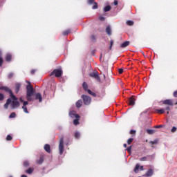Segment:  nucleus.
Returning a JSON list of instances; mask_svg holds the SVG:
<instances>
[{"label":"nucleus","mask_w":177,"mask_h":177,"mask_svg":"<svg viewBox=\"0 0 177 177\" xmlns=\"http://www.w3.org/2000/svg\"><path fill=\"white\" fill-rule=\"evenodd\" d=\"M11 104V109H17V107L20 106V102H19L17 97H16V99L10 97L8 98L6 100V103L4 104V109H8L9 107V104Z\"/></svg>","instance_id":"obj_1"},{"label":"nucleus","mask_w":177,"mask_h":177,"mask_svg":"<svg viewBox=\"0 0 177 177\" xmlns=\"http://www.w3.org/2000/svg\"><path fill=\"white\" fill-rule=\"evenodd\" d=\"M162 104H166L167 106L165 109H156V111L158 113V114H164L165 111H171V107H169V106H174V102H172V100L167 99L162 101Z\"/></svg>","instance_id":"obj_2"},{"label":"nucleus","mask_w":177,"mask_h":177,"mask_svg":"<svg viewBox=\"0 0 177 177\" xmlns=\"http://www.w3.org/2000/svg\"><path fill=\"white\" fill-rule=\"evenodd\" d=\"M34 87L31 84L26 86V99L28 102H32V96L34 95Z\"/></svg>","instance_id":"obj_3"},{"label":"nucleus","mask_w":177,"mask_h":177,"mask_svg":"<svg viewBox=\"0 0 177 177\" xmlns=\"http://www.w3.org/2000/svg\"><path fill=\"white\" fill-rule=\"evenodd\" d=\"M0 91H3L6 93H8L12 99H16V95H13V91L9 87L1 86H0Z\"/></svg>","instance_id":"obj_4"},{"label":"nucleus","mask_w":177,"mask_h":177,"mask_svg":"<svg viewBox=\"0 0 177 177\" xmlns=\"http://www.w3.org/2000/svg\"><path fill=\"white\" fill-rule=\"evenodd\" d=\"M50 75V77H52V75H55L56 78H60V77L63 75V70L62 69V68H59L58 69H54L53 72H51Z\"/></svg>","instance_id":"obj_5"},{"label":"nucleus","mask_w":177,"mask_h":177,"mask_svg":"<svg viewBox=\"0 0 177 177\" xmlns=\"http://www.w3.org/2000/svg\"><path fill=\"white\" fill-rule=\"evenodd\" d=\"M59 154L62 156L64 153V138L61 137L59 142Z\"/></svg>","instance_id":"obj_6"},{"label":"nucleus","mask_w":177,"mask_h":177,"mask_svg":"<svg viewBox=\"0 0 177 177\" xmlns=\"http://www.w3.org/2000/svg\"><path fill=\"white\" fill-rule=\"evenodd\" d=\"M82 99L83 100L84 104L86 106H89L91 104V102H92V98L90 96H88L86 95H82Z\"/></svg>","instance_id":"obj_7"},{"label":"nucleus","mask_w":177,"mask_h":177,"mask_svg":"<svg viewBox=\"0 0 177 177\" xmlns=\"http://www.w3.org/2000/svg\"><path fill=\"white\" fill-rule=\"evenodd\" d=\"M91 78H95L98 82H100V77H99V74L97 72H92L89 74Z\"/></svg>","instance_id":"obj_8"},{"label":"nucleus","mask_w":177,"mask_h":177,"mask_svg":"<svg viewBox=\"0 0 177 177\" xmlns=\"http://www.w3.org/2000/svg\"><path fill=\"white\" fill-rule=\"evenodd\" d=\"M69 116L71 118H80V116L78 114H77V112L75 111H71L69 112Z\"/></svg>","instance_id":"obj_9"},{"label":"nucleus","mask_w":177,"mask_h":177,"mask_svg":"<svg viewBox=\"0 0 177 177\" xmlns=\"http://www.w3.org/2000/svg\"><path fill=\"white\" fill-rule=\"evenodd\" d=\"M139 169H140V171H143V166H140V165L139 164H137L134 168V172L136 174H138V172H139Z\"/></svg>","instance_id":"obj_10"},{"label":"nucleus","mask_w":177,"mask_h":177,"mask_svg":"<svg viewBox=\"0 0 177 177\" xmlns=\"http://www.w3.org/2000/svg\"><path fill=\"white\" fill-rule=\"evenodd\" d=\"M135 102H136V100L135 99V97L133 96H131L129 99V106H135Z\"/></svg>","instance_id":"obj_11"},{"label":"nucleus","mask_w":177,"mask_h":177,"mask_svg":"<svg viewBox=\"0 0 177 177\" xmlns=\"http://www.w3.org/2000/svg\"><path fill=\"white\" fill-rule=\"evenodd\" d=\"M153 158V156L147 155V156H144L140 158V161H149V160Z\"/></svg>","instance_id":"obj_12"},{"label":"nucleus","mask_w":177,"mask_h":177,"mask_svg":"<svg viewBox=\"0 0 177 177\" xmlns=\"http://www.w3.org/2000/svg\"><path fill=\"white\" fill-rule=\"evenodd\" d=\"M35 100H39V102H42V95H41L40 93H36Z\"/></svg>","instance_id":"obj_13"},{"label":"nucleus","mask_w":177,"mask_h":177,"mask_svg":"<svg viewBox=\"0 0 177 177\" xmlns=\"http://www.w3.org/2000/svg\"><path fill=\"white\" fill-rule=\"evenodd\" d=\"M21 86V84H20V83L15 84V93H19Z\"/></svg>","instance_id":"obj_14"},{"label":"nucleus","mask_w":177,"mask_h":177,"mask_svg":"<svg viewBox=\"0 0 177 177\" xmlns=\"http://www.w3.org/2000/svg\"><path fill=\"white\" fill-rule=\"evenodd\" d=\"M6 62H11L12 61V54L8 53L6 55Z\"/></svg>","instance_id":"obj_15"},{"label":"nucleus","mask_w":177,"mask_h":177,"mask_svg":"<svg viewBox=\"0 0 177 177\" xmlns=\"http://www.w3.org/2000/svg\"><path fill=\"white\" fill-rule=\"evenodd\" d=\"M105 31L108 35H111V27L110 26H106Z\"/></svg>","instance_id":"obj_16"},{"label":"nucleus","mask_w":177,"mask_h":177,"mask_svg":"<svg viewBox=\"0 0 177 177\" xmlns=\"http://www.w3.org/2000/svg\"><path fill=\"white\" fill-rule=\"evenodd\" d=\"M44 150L47 152V153H50V145H49V144H46L44 145Z\"/></svg>","instance_id":"obj_17"},{"label":"nucleus","mask_w":177,"mask_h":177,"mask_svg":"<svg viewBox=\"0 0 177 177\" xmlns=\"http://www.w3.org/2000/svg\"><path fill=\"white\" fill-rule=\"evenodd\" d=\"M129 41H126L120 45V48H127V46H129Z\"/></svg>","instance_id":"obj_18"},{"label":"nucleus","mask_w":177,"mask_h":177,"mask_svg":"<svg viewBox=\"0 0 177 177\" xmlns=\"http://www.w3.org/2000/svg\"><path fill=\"white\" fill-rule=\"evenodd\" d=\"M26 174H28V175H31L32 172H34V168L30 167L28 169L26 170Z\"/></svg>","instance_id":"obj_19"},{"label":"nucleus","mask_w":177,"mask_h":177,"mask_svg":"<svg viewBox=\"0 0 177 177\" xmlns=\"http://www.w3.org/2000/svg\"><path fill=\"white\" fill-rule=\"evenodd\" d=\"M75 105L77 109H80L82 106V100H79L76 102Z\"/></svg>","instance_id":"obj_20"},{"label":"nucleus","mask_w":177,"mask_h":177,"mask_svg":"<svg viewBox=\"0 0 177 177\" xmlns=\"http://www.w3.org/2000/svg\"><path fill=\"white\" fill-rule=\"evenodd\" d=\"M153 176V170L152 169H149L145 174V176Z\"/></svg>","instance_id":"obj_21"},{"label":"nucleus","mask_w":177,"mask_h":177,"mask_svg":"<svg viewBox=\"0 0 177 177\" xmlns=\"http://www.w3.org/2000/svg\"><path fill=\"white\" fill-rule=\"evenodd\" d=\"M3 64V58L2 57V50L0 49V67Z\"/></svg>","instance_id":"obj_22"},{"label":"nucleus","mask_w":177,"mask_h":177,"mask_svg":"<svg viewBox=\"0 0 177 177\" xmlns=\"http://www.w3.org/2000/svg\"><path fill=\"white\" fill-rule=\"evenodd\" d=\"M44 162V156H41L39 160H37L36 164H39V165H41Z\"/></svg>","instance_id":"obj_23"},{"label":"nucleus","mask_w":177,"mask_h":177,"mask_svg":"<svg viewBox=\"0 0 177 177\" xmlns=\"http://www.w3.org/2000/svg\"><path fill=\"white\" fill-rule=\"evenodd\" d=\"M111 10V6H106L104 8V12H110Z\"/></svg>","instance_id":"obj_24"},{"label":"nucleus","mask_w":177,"mask_h":177,"mask_svg":"<svg viewBox=\"0 0 177 177\" xmlns=\"http://www.w3.org/2000/svg\"><path fill=\"white\" fill-rule=\"evenodd\" d=\"M73 124H74V125H78L80 124V118H76L73 120Z\"/></svg>","instance_id":"obj_25"},{"label":"nucleus","mask_w":177,"mask_h":177,"mask_svg":"<svg viewBox=\"0 0 177 177\" xmlns=\"http://www.w3.org/2000/svg\"><path fill=\"white\" fill-rule=\"evenodd\" d=\"M70 32H71V30L70 29H68V30L64 31L62 35L66 37V35H68V34H70Z\"/></svg>","instance_id":"obj_26"},{"label":"nucleus","mask_w":177,"mask_h":177,"mask_svg":"<svg viewBox=\"0 0 177 177\" xmlns=\"http://www.w3.org/2000/svg\"><path fill=\"white\" fill-rule=\"evenodd\" d=\"M82 86H83V89L86 91H88V84H86V82H83V84H82Z\"/></svg>","instance_id":"obj_27"},{"label":"nucleus","mask_w":177,"mask_h":177,"mask_svg":"<svg viewBox=\"0 0 177 177\" xmlns=\"http://www.w3.org/2000/svg\"><path fill=\"white\" fill-rule=\"evenodd\" d=\"M113 44H114V41L111 40L110 41V46H109V50H111Z\"/></svg>","instance_id":"obj_28"},{"label":"nucleus","mask_w":177,"mask_h":177,"mask_svg":"<svg viewBox=\"0 0 177 177\" xmlns=\"http://www.w3.org/2000/svg\"><path fill=\"white\" fill-rule=\"evenodd\" d=\"M147 133H149V135H153V133H154L155 131L153 129H147Z\"/></svg>","instance_id":"obj_29"},{"label":"nucleus","mask_w":177,"mask_h":177,"mask_svg":"<svg viewBox=\"0 0 177 177\" xmlns=\"http://www.w3.org/2000/svg\"><path fill=\"white\" fill-rule=\"evenodd\" d=\"M16 117V113L12 112L10 113V115H9V118H15Z\"/></svg>","instance_id":"obj_30"},{"label":"nucleus","mask_w":177,"mask_h":177,"mask_svg":"<svg viewBox=\"0 0 177 177\" xmlns=\"http://www.w3.org/2000/svg\"><path fill=\"white\" fill-rule=\"evenodd\" d=\"M29 166H30V162H28V161L26 160L24 162V167L27 168V167H29Z\"/></svg>","instance_id":"obj_31"},{"label":"nucleus","mask_w":177,"mask_h":177,"mask_svg":"<svg viewBox=\"0 0 177 177\" xmlns=\"http://www.w3.org/2000/svg\"><path fill=\"white\" fill-rule=\"evenodd\" d=\"M80 136H81V134H80L79 132H75V138L76 139H80Z\"/></svg>","instance_id":"obj_32"},{"label":"nucleus","mask_w":177,"mask_h":177,"mask_svg":"<svg viewBox=\"0 0 177 177\" xmlns=\"http://www.w3.org/2000/svg\"><path fill=\"white\" fill-rule=\"evenodd\" d=\"M93 3V6L92 7V9H97L98 8L97 3L95 1Z\"/></svg>","instance_id":"obj_33"},{"label":"nucleus","mask_w":177,"mask_h":177,"mask_svg":"<svg viewBox=\"0 0 177 177\" xmlns=\"http://www.w3.org/2000/svg\"><path fill=\"white\" fill-rule=\"evenodd\" d=\"M126 23L127 26H133V24H134L133 21H130V20L127 21Z\"/></svg>","instance_id":"obj_34"},{"label":"nucleus","mask_w":177,"mask_h":177,"mask_svg":"<svg viewBox=\"0 0 177 177\" xmlns=\"http://www.w3.org/2000/svg\"><path fill=\"white\" fill-rule=\"evenodd\" d=\"M5 99V95L0 93V102H2V100H4Z\"/></svg>","instance_id":"obj_35"},{"label":"nucleus","mask_w":177,"mask_h":177,"mask_svg":"<svg viewBox=\"0 0 177 177\" xmlns=\"http://www.w3.org/2000/svg\"><path fill=\"white\" fill-rule=\"evenodd\" d=\"M6 139L8 141H10V140H12L13 139V138L12 137V136L8 135Z\"/></svg>","instance_id":"obj_36"},{"label":"nucleus","mask_w":177,"mask_h":177,"mask_svg":"<svg viewBox=\"0 0 177 177\" xmlns=\"http://www.w3.org/2000/svg\"><path fill=\"white\" fill-rule=\"evenodd\" d=\"M22 109L24 113H26V114H28V110L27 109L26 106H22Z\"/></svg>","instance_id":"obj_37"},{"label":"nucleus","mask_w":177,"mask_h":177,"mask_svg":"<svg viewBox=\"0 0 177 177\" xmlns=\"http://www.w3.org/2000/svg\"><path fill=\"white\" fill-rule=\"evenodd\" d=\"M151 145H157L158 143V140H155L154 141H150L149 142Z\"/></svg>","instance_id":"obj_38"},{"label":"nucleus","mask_w":177,"mask_h":177,"mask_svg":"<svg viewBox=\"0 0 177 177\" xmlns=\"http://www.w3.org/2000/svg\"><path fill=\"white\" fill-rule=\"evenodd\" d=\"M132 142H133V138H129V140H127V145H131Z\"/></svg>","instance_id":"obj_39"},{"label":"nucleus","mask_w":177,"mask_h":177,"mask_svg":"<svg viewBox=\"0 0 177 177\" xmlns=\"http://www.w3.org/2000/svg\"><path fill=\"white\" fill-rule=\"evenodd\" d=\"M127 151H128V153H131V151H132V146L129 147L127 149Z\"/></svg>","instance_id":"obj_40"},{"label":"nucleus","mask_w":177,"mask_h":177,"mask_svg":"<svg viewBox=\"0 0 177 177\" xmlns=\"http://www.w3.org/2000/svg\"><path fill=\"white\" fill-rule=\"evenodd\" d=\"M99 20H100V21H104V20H106V18H104V17H99Z\"/></svg>","instance_id":"obj_41"},{"label":"nucleus","mask_w":177,"mask_h":177,"mask_svg":"<svg viewBox=\"0 0 177 177\" xmlns=\"http://www.w3.org/2000/svg\"><path fill=\"white\" fill-rule=\"evenodd\" d=\"M136 131L135 130H131L130 131V135H136Z\"/></svg>","instance_id":"obj_42"},{"label":"nucleus","mask_w":177,"mask_h":177,"mask_svg":"<svg viewBox=\"0 0 177 177\" xmlns=\"http://www.w3.org/2000/svg\"><path fill=\"white\" fill-rule=\"evenodd\" d=\"M95 2V0H88V5H92Z\"/></svg>","instance_id":"obj_43"},{"label":"nucleus","mask_w":177,"mask_h":177,"mask_svg":"<svg viewBox=\"0 0 177 177\" xmlns=\"http://www.w3.org/2000/svg\"><path fill=\"white\" fill-rule=\"evenodd\" d=\"M118 73H119V74H122V73H124V69H122V68H119V69H118Z\"/></svg>","instance_id":"obj_44"},{"label":"nucleus","mask_w":177,"mask_h":177,"mask_svg":"<svg viewBox=\"0 0 177 177\" xmlns=\"http://www.w3.org/2000/svg\"><path fill=\"white\" fill-rule=\"evenodd\" d=\"M13 75H14V74H13V73H10L9 75H8V78H13Z\"/></svg>","instance_id":"obj_45"},{"label":"nucleus","mask_w":177,"mask_h":177,"mask_svg":"<svg viewBox=\"0 0 177 177\" xmlns=\"http://www.w3.org/2000/svg\"><path fill=\"white\" fill-rule=\"evenodd\" d=\"M171 132L174 133V132H176V127H174L171 130Z\"/></svg>","instance_id":"obj_46"},{"label":"nucleus","mask_w":177,"mask_h":177,"mask_svg":"<svg viewBox=\"0 0 177 177\" xmlns=\"http://www.w3.org/2000/svg\"><path fill=\"white\" fill-rule=\"evenodd\" d=\"M85 92H87L88 93V95H91V93H92V91H91L89 89L86 90Z\"/></svg>","instance_id":"obj_47"},{"label":"nucleus","mask_w":177,"mask_h":177,"mask_svg":"<svg viewBox=\"0 0 177 177\" xmlns=\"http://www.w3.org/2000/svg\"><path fill=\"white\" fill-rule=\"evenodd\" d=\"M27 104H28V102L24 101V105H23V106H24V107H26V106H27Z\"/></svg>","instance_id":"obj_48"},{"label":"nucleus","mask_w":177,"mask_h":177,"mask_svg":"<svg viewBox=\"0 0 177 177\" xmlns=\"http://www.w3.org/2000/svg\"><path fill=\"white\" fill-rule=\"evenodd\" d=\"M173 96H174V97H177V91H176L174 92Z\"/></svg>","instance_id":"obj_49"},{"label":"nucleus","mask_w":177,"mask_h":177,"mask_svg":"<svg viewBox=\"0 0 177 177\" xmlns=\"http://www.w3.org/2000/svg\"><path fill=\"white\" fill-rule=\"evenodd\" d=\"M91 96H93V97H96V93L94 92H92L91 94H90Z\"/></svg>","instance_id":"obj_50"},{"label":"nucleus","mask_w":177,"mask_h":177,"mask_svg":"<svg viewBox=\"0 0 177 177\" xmlns=\"http://www.w3.org/2000/svg\"><path fill=\"white\" fill-rule=\"evenodd\" d=\"M91 96H93V97H96V93L94 92H92L91 94H90Z\"/></svg>","instance_id":"obj_51"},{"label":"nucleus","mask_w":177,"mask_h":177,"mask_svg":"<svg viewBox=\"0 0 177 177\" xmlns=\"http://www.w3.org/2000/svg\"><path fill=\"white\" fill-rule=\"evenodd\" d=\"M164 127L162 124L155 126V128H162Z\"/></svg>","instance_id":"obj_52"},{"label":"nucleus","mask_w":177,"mask_h":177,"mask_svg":"<svg viewBox=\"0 0 177 177\" xmlns=\"http://www.w3.org/2000/svg\"><path fill=\"white\" fill-rule=\"evenodd\" d=\"M91 39L93 40V41H95V39H96V37H95V35H91Z\"/></svg>","instance_id":"obj_53"},{"label":"nucleus","mask_w":177,"mask_h":177,"mask_svg":"<svg viewBox=\"0 0 177 177\" xmlns=\"http://www.w3.org/2000/svg\"><path fill=\"white\" fill-rule=\"evenodd\" d=\"M31 74H35V69H32L31 71H30Z\"/></svg>","instance_id":"obj_54"},{"label":"nucleus","mask_w":177,"mask_h":177,"mask_svg":"<svg viewBox=\"0 0 177 177\" xmlns=\"http://www.w3.org/2000/svg\"><path fill=\"white\" fill-rule=\"evenodd\" d=\"M114 5H115V6L118 5V1H114Z\"/></svg>","instance_id":"obj_55"},{"label":"nucleus","mask_w":177,"mask_h":177,"mask_svg":"<svg viewBox=\"0 0 177 177\" xmlns=\"http://www.w3.org/2000/svg\"><path fill=\"white\" fill-rule=\"evenodd\" d=\"M19 100H20V102H21V103L24 102V100H23V98H22V97H20V98H19Z\"/></svg>","instance_id":"obj_56"},{"label":"nucleus","mask_w":177,"mask_h":177,"mask_svg":"<svg viewBox=\"0 0 177 177\" xmlns=\"http://www.w3.org/2000/svg\"><path fill=\"white\" fill-rule=\"evenodd\" d=\"M123 147H124L125 149H127V144H124V145H123Z\"/></svg>","instance_id":"obj_57"},{"label":"nucleus","mask_w":177,"mask_h":177,"mask_svg":"<svg viewBox=\"0 0 177 177\" xmlns=\"http://www.w3.org/2000/svg\"><path fill=\"white\" fill-rule=\"evenodd\" d=\"M21 177H27V176L26 175H25V174H23V175H21Z\"/></svg>","instance_id":"obj_58"},{"label":"nucleus","mask_w":177,"mask_h":177,"mask_svg":"<svg viewBox=\"0 0 177 177\" xmlns=\"http://www.w3.org/2000/svg\"><path fill=\"white\" fill-rule=\"evenodd\" d=\"M167 114H169V111H167Z\"/></svg>","instance_id":"obj_59"},{"label":"nucleus","mask_w":177,"mask_h":177,"mask_svg":"<svg viewBox=\"0 0 177 177\" xmlns=\"http://www.w3.org/2000/svg\"><path fill=\"white\" fill-rule=\"evenodd\" d=\"M8 177H12V176H8Z\"/></svg>","instance_id":"obj_60"}]
</instances>
